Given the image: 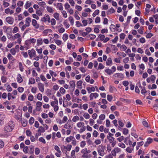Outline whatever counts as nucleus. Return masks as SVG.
I'll list each match as a JSON object with an SVG mask.
<instances>
[{"label":"nucleus","mask_w":158,"mask_h":158,"mask_svg":"<svg viewBox=\"0 0 158 158\" xmlns=\"http://www.w3.org/2000/svg\"><path fill=\"white\" fill-rule=\"evenodd\" d=\"M31 20V18L29 17H27L26 19L25 24H24V22L23 21H21L19 22V26L20 27L21 30L22 31H24L26 27L29 26Z\"/></svg>","instance_id":"1"},{"label":"nucleus","mask_w":158,"mask_h":158,"mask_svg":"<svg viewBox=\"0 0 158 158\" xmlns=\"http://www.w3.org/2000/svg\"><path fill=\"white\" fill-rule=\"evenodd\" d=\"M15 127V123L13 121H10L5 125L3 130L5 132H9L13 131Z\"/></svg>","instance_id":"2"},{"label":"nucleus","mask_w":158,"mask_h":158,"mask_svg":"<svg viewBox=\"0 0 158 158\" xmlns=\"http://www.w3.org/2000/svg\"><path fill=\"white\" fill-rule=\"evenodd\" d=\"M52 98L53 99L54 101H52L51 102V106L53 107V110L54 111H57L59 109V107L58 106V101L57 98L54 95H53L52 96Z\"/></svg>","instance_id":"3"},{"label":"nucleus","mask_w":158,"mask_h":158,"mask_svg":"<svg viewBox=\"0 0 158 158\" xmlns=\"http://www.w3.org/2000/svg\"><path fill=\"white\" fill-rule=\"evenodd\" d=\"M76 126L78 128H80L79 130V132L80 133L83 132L86 129V127L85 126L84 123L83 122H81V121L77 123Z\"/></svg>","instance_id":"4"},{"label":"nucleus","mask_w":158,"mask_h":158,"mask_svg":"<svg viewBox=\"0 0 158 158\" xmlns=\"http://www.w3.org/2000/svg\"><path fill=\"white\" fill-rule=\"evenodd\" d=\"M17 39V42L19 44H21L22 40V38L21 34L19 33H17L14 35L12 37V40H14Z\"/></svg>","instance_id":"5"},{"label":"nucleus","mask_w":158,"mask_h":158,"mask_svg":"<svg viewBox=\"0 0 158 158\" xmlns=\"http://www.w3.org/2000/svg\"><path fill=\"white\" fill-rule=\"evenodd\" d=\"M54 148L56 151V152L55 153L56 156L57 157H60L62 153L59 146L56 145H54Z\"/></svg>","instance_id":"6"},{"label":"nucleus","mask_w":158,"mask_h":158,"mask_svg":"<svg viewBox=\"0 0 158 158\" xmlns=\"http://www.w3.org/2000/svg\"><path fill=\"white\" fill-rule=\"evenodd\" d=\"M41 21L44 22H48V23H50V18L49 15H45L41 18Z\"/></svg>","instance_id":"7"},{"label":"nucleus","mask_w":158,"mask_h":158,"mask_svg":"<svg viewBox=\"0 0 158 158\" xmlns=\"http://www.w3.org/2000/svg\"><path fill=\"white\" fill-rule=\"evenodd\" d=\"M27 52L29 58L31 59L33 57V58H34V55H35V50L34 48H32L31 50H28Z\"/></svg>","instance_id":"8"},{"label":"nucleus","mask_w":158,"mask_h":158,"mask_svg":"<svg viewBox=\"0 0 158 158\" xmlns=\"http://www.w3.org/2000/svg\"><path fill=\"white\" fill-rule=\"evenodd\" d=\"M121 151L120 148H119L118 147L114 148L113 150H112L111 153L113 156H116V153L118 152H120Z\"/></svg>","instance_id":"9"},{"label":"nucleus","mask_w":158,"mask_h":158,"mask_svg":"<svg viewBox=\"0 0 158 158\" xmlns=\"http://www.w3.org/2000/svg\"><path fill=\"white\" fill-rule=\"evenodd\" d=\"M6 21L9 24H12L14 22V19L12 17L8 16L6 18Z\"/></svg>","instance_id":"10"},{"label":"nucleus","mask_w":158,"mask_h":158,"mask_svg":"<svg viewBox=\"0 0 158 158\" xmlns=\"http://www.w3.org/2000/svg\"><path fill=\"white\" fill-rule=\"evenodd\" d=\"M113 76L114 78L123 79L124 78L125 76L123 74L120 73H116L114 74Z\"/></svg>","instance_id":"11"},{"label":"nucleus","mask_w":158,"mask_h":158,"mask_svg":"<svg viewBox=\"0 0 158 158\" xmlns=\"http://www.w3.org/2000/svg\"><path fill=\"white\" fill-rule=\"evenodd\" d=\"M98 152L99 155L103 156L105 155L104 150L102 147H99L98 149Z\"/></svg>","instance_id":"12"},{"label":"nucleus","mask_w":158,"mask_h":158,"mask_svg":"<svg viewBox=\"0 0 158 158\" xmlns=\"http://www.w3.org/2000/svg\"><path fill=\"white\" fill-rule=\"evenodd\" d=\"M99 94L97 93H91L89 95V98L90 100H92L94 98H96L98 97H99Z\"/></svg>","instance_id":"13"},{"label":"nucleus","mask_w":158,"mask_h":158,"mask_svg":"<svg viewBox=\"0 0 158 158\" xmlns=\"http://www.w3.org/2000/svg\"><path fill=\"white\" fill-rule=\"evenodd\" d=\"M24 44L26 45V49H28L31 48V45L30 38L26 40L25 41Z\"/></svg>","instance_id":"14"},{"label":"nucleus","mask_w":158,"mask_h":158,"mask_svg":"<svg viewBox=\"0 0 158 158\" xmlns=\"http://www.w3.org/2000/svg\"><path fill=\"white\" fill-rule=\"evenodd\" d=\"M38 87L41 92H44V85L42 82H39L38 84Z\"/></svg>","instance_id":"15"},{"label":"nucleus","mask_w":158,"mask_h":158,"mask_svg":"<svg viewBox=\"0 0 158 158\" xmlns=\"http://www.w3.org/2000/svg\"><path fill=\"white\" fill-rule=\"evenodd\" d=\"M16 80L17 82L19 83H21L22 82L23 79L21 75L20 74L18 73L17 75Z\"/></svg>","instance_id":"16"},{"label":"nucleus","mask_w":158,"mask_h":158,"mask_svg":"<svg viewBox=\"0 0 158 158\" xmlns=\"http://www.w3.org/2000/svg\"><path fill=\"white\" fill-rule=\"evenodd\" d=\"M32 24L36 29H38L39 27V24L37 23V21L36 19H32Z\"/></svg>","instance_id":"17"},{"label":"nucleus","mask_w":158,"mask_h":158,"mask_svg":"<svg viewBox=\"0 0 158 158\" xmlns=\"http://www.w3.org/2000/svg\"><path fill=\"white\" fill-rule=\"evenodd\" d=\"M85 80L87 82H89L90 84H93L94 82V80L93 79H90V77L89 75L86 76Z\"/></svg>","instance_id":"18"},{"label":"nucleus","mask_w":158,"mask_h":158,"mask_svg":"<svg viewBox=\"0 0 158 158\" xmlns=\"http://www.w3.org/2000/svg\"><path fill=\"white\" fill-rule=\"evenodd\" d=\"M69 84L72 90H74L76 86L75 82L74 81H71L69 82Z\"/></svg>","instance_id":"19"},{"label":"nucleus","mask_w":158,"mask_h":158,"mask_svg":"<svg viewBox=\"0 0 158 158\" xmlns=\"http://www.w3.org/2000/svg\"><path fill=\"white\" fill-rule=\"evenodd\" d=\"M83 82L81 80L78 81H77L76 85L77 87L79 89H82V84Z\"/></svg>","instance_id":"20"},{"label":"nucleus","mask_w":158,"mask_h":158,"mask_svg":"<svg viewBox=\"0 0 158 158\" xmlns=\"http://www.w3.org/2000/svg\"><path fill=\"white\" fill-rule=\"evenodd\" d=\"M64 127L65 128V129H71V128H72L73 127L70 123L69 122V121L67 123H66V124H65V125H64Z\"/></svg>","instance_id":"21"},{"label":"nucleus","mask_w":158,"mask_h":158,"mask_svg":"<svg viewBox=\"0 0 158 158\" xmlns=\"http://www.w3.org/2000/svg\"><path fill=\"white\" fill-rule=\"evenodd\" d=\"M86 89L87 90L88 92L89 93H91L92 92H94L95 91V89L94 87H88L86 88Z\"/></svg>","instance_id":"22"},{"label":"nucleus","mask_w":158,"mask_h":158,"mask_svg":"<svg viewBox=\"0 0 158 158\" xmlns=\"http://www.w3.org/2000/svg\"><path fill=\"white\" fill-rule=\"evenodd\" d=\"M152 139L150 138H148V139H147L146 142L144 144V146L147 147V146H148L149 144L152 143Z\"/></svg>","instance_id":"23"},{"label":"nucleus","mask_w":158,"mask_h":158,"mask_svg":"<svg viewBox=\"0 0 158 158\" xmlns=\"http://www.w3.org/2000/svg\"><path fill=\"white\" fill-rule=\"evenodd\" d=\"M43 43L42 38H38L36 40V45L38 46H40Z\"/></svg>","instance_id":"24"},{"label":"nucleus","mask_w":158,"mask_h":158,"mask_svg":"<svg viewBox=\"0 0 158 158\" xmlns=\"http://www.w3.org/2000/svg\"><path fill=\"white\" fill-rule=\"evenodd\" d=\"M5 12L6 14H9L10 15H11L14 13V10H11L10 8H7L5 9Z\"/></svg>","instance_id":"25"},{"label":"nucleus","mask_w":158,"mask_h":158,"mask_svg":"<svg viewBox=\"0 0 158 158\" xmlns=\"http://www.w3.org/2000/svg\"><path fill=\"white\" fill-rule=\"evenodd\" d=\"M55 41V42L57 46H62V42L61 40H59V39H54Z\"/></svg>","instance_id":"26"},{"label":"nucleus","mask_w":158,"mask_h":158,"mask_svg":"<svg viewBox=\"0 0 158 158\" xmlns=\"http://www.w3.org/2000/svg\"><path fill=\"white\" fill-rule=\"evenodd\" d=\"M91 151L90 150H88L87 148H83L81 151V152L83 154H84L85 153H90Z\"/></svg>","instance_id":"27"},{"label":"nucleus","mask_w":158,"mask_h":158,"mask_svg":"<svg viewBox=\"0 0 158 158\" xmlns=\"http://www.w3.org/2000/svg\"><path fill=\"white\" fill-rule=\"evenodd\" d=\"M45 131L44 128L42 126L40 127L38 130V132L39 133V135H41L42 133L44 132Z\"/></svg>","instance_id":"28"},{"label":"nucleus","mask_w":158,"mask_h":158,"mask_svg":"<svg viewBox=\"0 0 158 158\" xmlns=\"http://www.w3.org/2000/svg\"><path fill=\"white\" fill-rule=\"evenodd\" d=\"M73 61V59L72 57H69L68 60H66L65 63L66 64L69 65L71 64Z\"/></svg>","instance_id":"29"},{"label":"nucleus","mask_w":158,"mask_h":158,"mask_svg":"<svg viewBox=\"0 0 158 158\" xmlns=\"http://www.w3.org/2000/svg\"><path fill=\"white\" fill-rule=\"evenodd\" d=\"M36 109L38 110H40V107H41L42 105V102H40V101H38L37 102H36Z\"/></svg>","instance_id":"30"},{"label":"nucleus","mask_w":158,"mask_h":158,"mask_svg":"<svg viewBox=\"0 0 158 158\" xmlns=\"http://www.w3.org/2000/svg\"><path fill=\"white\" fill-rule=\"evenodd\" d=\"M35 83V79L33 77L30 78L29 79V82L28 84H33Z\"/></svg>","instance_id":"31"},{"label":"nucleus","mask_w":158,"mask_h":158,"mask_svg":"<svg viewBox=\"0 0 158 158\" xmlns=\"http://www.w3.org/2000/svg\"><path fill=\"white\" fill-rule=\"evenodd\" d=\"M7 96L8 98V99L9 100H10L11 98L14 99H15V96H13L12 95V93H8L7 95Z\"/></svg>","instance_id":"32"},{"label":"nucleus","mask_w":158,"mask_h":158,"mask_svg":"<svg viewBox=\"0 0 158 158\" xmlns=\"http://www.w3.org/2000/svg\"><path fill=\"white\" fill-rule=\"evenodd\" d=\"M4 118L5 115L4 114H0V125L3 124Z\"/></svg>","instance_id":"33"},{"label":"nucleus","mask_w":158,"mask_h":158,"mask_svg":"<svg viewBox=\"0 0 158 158\" xmlns=\"http://www.w3.org/2000/svg\"><path fill=\"white\" fill-rule=\"evenodd\" d=\"M19 67L20 71L21 72H23L24 68L22 63L21 62H20L19 63Z\"/></svg>","instance_id":"34"},{"label":"nucleus","mask_w":158,"mask_h":158,"mask_svg":"<svg viewBox=\"0 0 158 158\" xmlns=\"http://www.w3.org/2000/svg\"><path fill=\"white\" fill-rule=\"evenodd\" d=\"M80 119V118L78 115H76L73 116L72 118V121L74 122H76L78 121Z\"/></svg>","instance_id":"35"},{"label":"nucleus","mask_w":158,"mask_h":158,"mask_svg":"<svg viewBox=\"0 0 158 158\" xmlns=\"http://www.w3.org/2000/svg\"><path fill=\"white\" fill-rule=\"evenodd\" d=\"M112 64V60L111 58H109L107 59L106 62V65L109 66L111 65Z\"/></svg>","instance_id":"36"},{"label":"nucleus","mask_w":158,"mask_h":158,"mask_svg":"<svg viewBox=\"0 0 158 158\" xmlns=\"http://www.w3.org/2000/svg\"><path fill=\"white\" fill-rule=\"evenodd\" d=\"M56 8L59 10H62L63 9L62 4L61 3H57L56 5Z\"/></svg>","instance_id":"37"},{"label":"nucleus","mask_w":158,"mask_h":158,"mask_svg":"<svg viewBox=\"0 0 158 158\" xmlns=\"http://www.w3.org/2000/svg\"><path fill=\"white\" fill-rule=\"evenodd\" d=\"M34 151V148L33 146H30L29 147V153L30 154L33 153Z\"/></svg>","instance_id":"38"},{"label":"nucleus","mask_w":158,"mask_h":158,"mask_svg":"<svg viewBox=\"0 0 158 158\" xmlns=\"http://www.w3.org/2000/svg\"><path fill=\"white\" fill-rule=\"evenodd\" d=\"M31 2H30L29 1H27L26 2L24 5V8H25L26 9H27V8H28V7L31 6Z\"/></svg>","instance_id":"39"},{"label":"nucleus","mask_w":158,"mask_h":158,"mask_svg":"<svg viewBox=\"0 0 158 158\" xmlns=\"http://www.w3.org/2000/svg\"><path fill=\"white\" fill-rule=\"evenodd\" d=\"M68 19L71 25H73L74 23V19L73 17L71 16L69 17Z\"/></svg>","instance_id":"40"},{"label":"nucleus","mask_w":158,"mask_h":158,"mask_svg":"<svg viewBox=\"0 0 158 158\" xmlns=\"http://www.w3.org/2000/svg\"><path fill=\"white\" fill-rule=\"evenodd\" d=\"M83 116L85 119H89L90 117V116L89 114L87 112H85L84 113Z\"/></svg>","instance_id":"41"},{"label":"nucleus","mask_w":158,"mask_h":158,"mask_svg":"<svg viewBox=\"0 0 158 158\" xmlns=\"http://www.w3.org/2000/svg\"><path fill=\"white\" fill-rule=\"evenodd\" d=\"M89 153H85L84 155H82V157L83 158H91V155L90 154H88Z\"/></svg>","instance_id":"42"},{"label":"nucleus","mask_w":158,"mask_h":158,"mask_svg":"<svg viewBox=\"0 0 158 158\" xmlns=\"http://www.w3.org/2000/svg\"><path fill=\"white\" fill-rule=\"evenodd\" d=\"M46 10L49 13H53L54 12L53 8L52 7H50V6H47L46 7Z\"/></svg>","instance_id":"43"},{"label":"nucleus","mask_w":158,"mask_h":158,"mask_svg":"<svg viewBox=\"0 0 158 158\" xmlns=\"http://www.w3.org/2000/svg\"><path fill=\"white\" fill-rule=\"evenodd\" d=\"M79 13L77 11H76L74 15L75 18L77 20H79L80 19V17L78 16Z\"/></svg>","instance_id":"44"},{"label":"nucleus","mask_w":158,"mask_h":158,"mask_svg":"<svg viewBox=\"0 0 158 158\" xmlns=\"http://www.w3.org/2000/svg\"><path fill=\"white\" fill-rule=\"evenodd\" d=\"M72 148V146L71 144H67L66 146H64V148L66 149L67 151L71 150Z\"/></svg>","instance_id":"45"},{"label":"nucleus","mask_w":158,"mask_h":158,"mask_svg":"<svg viewBox=\"0 0 158 158\" xmlns=\"http://www.w3.org/2000/svg\"><path fill=\"white\" fill-rule=\"evenodd\" d=\"M74 138V137H73V136H70L69 137H67L65 139V140L67 143H70Z\"/></svg>","instance_id":"46"},{"label":"nucleus","mask_w":158,"mask_h":158,"mask_svg":"<svg viewBox=\"0 0 158 158\" xmlns=\"http://www.w3.org/2000/svg\"><path fill=\"white\" fill-rule=\"evenodd\" d=\"M115 12V10L113 8H111L110 9H109L108 11H107V13L108 15H110V14H111L112 13H114Z\"/></svg>","instance_id":"47"},{"label":"nucleus","mask_w":158,"mask_h":158,"mask_svg":"<svg viewBox=\"0 0 158 158\" xmlns=\"http://www.w3.org/2000/svg\"><path fill=\"white\" fill-rule=\"evenodd\" d=\"M133 150V148L132 147H127L126 149V151L127 152L129 153H131Z\"/></svg>","instance_id":"48"},{"label":"nucleus","mask_w":158,"mask_h":158,"mask_svg":"<svg viewBox=\"0 0 158 158\" xmlns=\"http://www.w3.org/2000/svg\"><path fill=\"white\" fill-rule=\"evenodd\" d=\"M16 43V42H12L9 43L7 45V47L8 48H11Z\"/></svg>","instance_id":"49"},{"label":"nucleus","mask_w":158,"mask_h":158,"mask_svg":"<svg viewBox=\"0 0 158 158\" xmlns=\"http://www.w3.org/2000/svg\"><path fill=\"white\" fill-rule=\"evenodd\" d=\"M53 17L56 20H59L60 19V15L58 13H55L53 14Z\"/></svg>","instance_id":"50"},{"label":"nucleus","mask_w":158,"mask_h":158,"mask_svg":"<svg viewBox=\"0 0 158 158\" xmlns=\"http://www.w3.org/2000/svg\"><path fill=\"white\" fill-rule=\"evenodd\" d=\"M19 29L18 27H15L12 30V32L14 34H16L19 31Z\"/></svg>","instance_id":"51"},{"label":"nucleus","mask_w":158,"mask_h":158,"mask_svg":"<svg viewBox=\"0 0 158 158\" xmlns=\"http://www.w3.org/2000/svg\"><path fill=\"white\" fill-rule=\"evenodd\" d=\"M88 108V105L87 103H85L82 105V108L84 110H87Z\"/></svg>","instance_id":"52"},{"label":"nucleus","mask_w":158,"mask_h":158,"mask_svg":"<svg viewBox=\"0 0 158 158\" xmlns=\"http://www.w3.org/2000/svg\"><path fill=\"white\" fill-rule=\"evenodd\" d=\"M105 71L109 75H111V74H112V70L111 69H109V68H107L105 69Z\"/></svg>","instance_id":"53"},{"label":"nucleus","mask_w":158,"mask_h":158,"mask_svg":"<svg viewBox=\"0 0 158 158\" xmlns=\"http://www.w3.org/2000/svg\"><path fill=\"white\" fill-rule=\"evenodd\" d=\"M49 73L50 75L53 77V76H54V77H56L57 76V73L56 72H53V71H52V70H50L49 71Z\"/></svg>","instance_id":"54"},{"label":"nucleus","mask_w":158,"mask_h":158,"mask_svg":"<svg viewBox=\"0 0 158 158\" xmlns=\"http://www.w3.org/2000/svg\"><path fill=\"white\" fill-rule=\"evenodd\" d=\"M70 156L71 158H76V156L75 155V150H73L71 152Z\"/></svg>","instance_id":"55"},{"label":"nucleus","mask_w":158,"mask_h":158,"mask_svg":"<svg viewBox=\"0 0 158 158\" xmlns=\"http://www.w3.org/2000/svg\"><path fill=\"white\" fill-rule=\"evenodd\" d=\"M34 98V96L31 94H29L28 97V100L30 101H32Z\"/></svg>","instance_id":"56"},{"label":"nucleus","mask_w":158,"mask_h":158,"mask_svg":"<svg viewBox=\"0 0 158 158\" xmlns=\"http://www.w3.org/2000/svg\"><path fill=\"white\" fill-rule=\"evenodd\" d=\"M27 98V94L25 93H23L21 96V99L22 101H24Z\"/></svg>","instance_id":"57"},{"label":"nucleus","mask_w":158,"mask_h":158,"mask_svg":"<svg viewBox=\"0 0 158 158\" xmlns=\"http://www.w3.org/2000/svg\"><path fill=\"white\" fill-rule=\"evenodd\" d=\"M98 38H99L100 40H103V42H104V38H105L104 35L100 34L98 36Z\"/></svg>","instance_id":"58"},{"label":"nucleus","mask_w":158,"mask_h":158,"mask_svg":"<svg viewBox=\"0 0 158 158\" xmlns=\"http://www.w3.org/2000/svg\"><path fill=\"white\" fill-rule=\"evenodd\" d=\"M118 123L119 125V126H118V127H124V124L121 120H118Z\"/></svg>","instance_id":"59"},{"label":"nucleus","mask_w":158,"mask_h":158,"mask_svg":"<svg viewBox=\"0 0 158 158\" xmlns=\"http://www.w3.org/2000/svg\"><path fill=\"white\" fill-rule=\"evenodd\" d=\"M144 27H140L139 29L138 30V31L139 33L141 34H143V30H144Z\"/></svg>","instance_id":"60"},{"label":"nucleus","mask_w":158,"mask_h":158,"mask_svg":"<svg viewBox=\"0 0 158 158\" xmlns=\"http://www.w3.org/2000/svg\"><path fill=\"white\" fill-rule=\"evenodd\" d=\"M34 121L35 119L34 118L31 117L29 120V123L30 125H32V124H33L34 122Z\"/></svg>","instance_id":"61"},{"label":"nucleus","mask_w":158,"mask_h":158,"mask_svg":"<svg viewBox=\"0 0 158 158\" xmlns=\"http://www.w3.org/2000/svg\"><path fill=\"white\" fill-rule=\"evenodd\" d=\"M29 149L28 146H25L23 149V151L25 153H27L28 152Z\"/></svg>","instance_id":"62"},{"label":"nucleus","mask_w":158,"mask_h":158,"mask_svg":"<svg viewBox=\"0 0 158 158\" xmlns=\"http://www.w3.org/2000/svg\"><path fill=\"white\" fill-rule=\"evenodd\" d=\"M37 98L39 100H42V95L40 93H39L37 94Z\"/></svg>","instance_id":"63"},{"label":"nucleus","mask_w":158,"mask_h":158,"mask_svg":"<svg viewBox=\"0 0 158 158\" xmlns=\"http://www.w3.org/2000/svg\"><path fill=\"white\" fill-rule=\"evenodd\" d=\"M24 4V2L22 1H18L17 3V5L18 6H21Z\"/></svg>","instance_id":"64"}]
</instances>
